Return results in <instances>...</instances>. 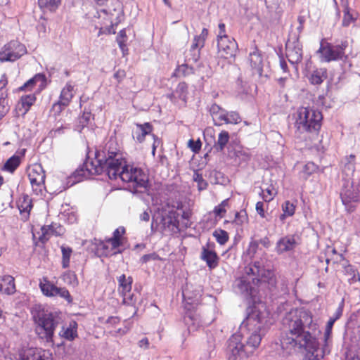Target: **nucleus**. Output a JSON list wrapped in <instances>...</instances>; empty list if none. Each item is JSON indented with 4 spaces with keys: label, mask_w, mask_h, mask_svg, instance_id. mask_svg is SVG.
Wrapping results in <instances>:
<instances>
[{
    "label": "nucleus",
    "mask_w": 360,
    "mask_h": 360,
    "mask_svg": "<svg viewBox=\"0 0 360 360\" xmlns=\"http://www.w3.org/2000/svg\"><path fill=\"white\" fill-rule=\"evenodd\" d=\"M105 172L109 179H120L127 184V189L133 193H144L147 190L148 179L140 168L126 165L117 143L110 140L102 150L96 151L94 160H86L82 167L75 170L70 179L72 184L81 181L91 175Z\"/></svg>",
    "instance_id": "obj_1"
},
{
    "label": "nucleus",
    "mask_w": 360,
    "mask_h": 360,
    "mask_svg": "<svg viewBox=\"0 0 360 360\" xmlns=\"http://www.w3.org/2000/svg\"><path fill=\"white\" fill-rule=\"evenodd\" d=\"M282 326L281 343L288 354L299 349L306 352L304 360L320 359L316 339L320 330L310 311L303 308L292 309L283 318Z\"/></svg>",
    "instance_id": "obj_2"
},
{
    "label": "nucleus",
    "mask_w": 360,
    "mask_h": 360,
    "mask_svg": "<svg viewBox=\"0 0 360 360\" xmlns=\"http://www.w3.org/2000/svg\"><path fill=\"white\" fill-rule=\"evenodd\" d=\"M267 318L268 313L264 309L255 307L248 317V326H253L255 328L248 338L245 345L241 342V336L239 334H234L229 338L228 360H236L238 357H245L253 353L259 346L262 337L266 333Z\"/></svg>",
    "instance_id": "obj_3"
},
{
    "label": "nucleus",
    "mask_w": 360,
    "mask_h": 360,
    "mask_svg": "<svg viewBox=\"0 0 360 360\" xmlns=\"http://www.w3.org/2000/svg\"><path fill=\"white\" fill-rule=\"evenodd\" d=\"M32 315L36 333L46 342H53L55 329L62 320L60 313L50 311L41 305H35L32 309Z\"/></svg>",
    "instance_id": "obj_4"
},
{
    "label": "nucleus",
    "mask_w": 360,
    "mask_h": 360,
    "mask_svg": "<svg viewBox=\"0 0 360 360\" xmlns=\"http://www.w3.org/2000/svg\"><path fill=\"white\" fill-rule=\"evenodd\" d=\"M322 114L320 111L311 108L301 107L295 114V126L301 133H315L321 127Z\"/></svg>",
    "instance_id": "obj_5"
},
{
    "label": "nucleus",
    "mask_w": 360,
    "mask_h": 360,
    "mask_svg": "<svg viewBox=\"0 0 360 360\" xmlns=\"http://www.w3.org/2000/svg\"><path fill=\"white\" fill-rule=\"evenodd\" d=\"M347 41H342L340 44L333 45L330 43H321L318 53H320L321 61L329 63L343 60L347 58L345 50L347 47Z\"/></svg>",
    "instance_id": "obj_6"
},
{
    "label": "nucleus",
    "mask_w": 360,
    "mask_h": 360,
    "mask_svg": "<svg viewBox=\"0 0 360 360\" xmlns=\"http://www.w3.org/2000/svg\"><path fill=\"white\" fill-rule=\"evenodd\" d=\"M27 53L25 46L16 40H12L5 44L0 51L1 62H14Z\"/></svg>",
    "instance_id": "obj_7"
},
{
    "label": "nucleus",
    "mask_w": 360,
    "mask_h": 360,
    "mask_svg": "<svg viewBox=\"0 0 360 360\" xmlns=\"http://www.w3.org/2000/svg\"><path fill=\"white\" fill-rule=\"evenodd\" d=\"M261 264L260 262H255L245 268L246 276H243L238 284L241 292L250 293L252 288L251 282L256 284L259 271H261Z\"/></svg>",
    "instance_id": "obj_8"
},
{
    "label": "nucleus",
    "mask_w": 360,
    "mask_h": 360,
    "mask_svg": "<svg viewBox=\"0 0 360 360\" xmlns=\"http://www.w3.org/2000/svg\"><path fill=\"white\" fill-rule=\"evenodd\" d=\"M285 55L291 64H297L302 59V46L298 38L289 39L285 44Z\"/></svg>",
    "instance_id": "obj_9"
},
{
    "label": "nucleus",
    "mask_w": 360,
    "mask_h": 360,
    "mask_svg": "<svg viewBox=\"0 0 360 360\" xmlns=\"http://www.w3.org/2000/svg\"><path fill=\"white\" fill-rule=\"evenodd\" d=\"M28 178L32 185V189L37 193L44 188L45 182V172L39 164H34L28 169Z\"/></svg>",
    "instance_id": "obj_10"
},
{
    "label": "nucleus",
    "mask_w": 360,
    "mask_h": 360,
    "mask_svg": "<svg viewBox=\"0 0 360 360\" xmlns=\"http://www.w3.org/2000/svg\"><path fill=\"white\" fill-rule=\"evenodd\" d=\"M218 53L220 57L229 58L235 56L238 45L234 39L224 37L217 40Z\"/></svg>",
    "instance_id": "obj_11"
},
{
    "label": "nucleus",
    "mask_w": 360,
    "mask_h": 360,
    "mask_svg": "<svg viewBox=\"0 0 360 360\" xmlns=\"http://www.w3.org/2000/svg\"><path fill=\"white\" fill-rule=\"evenodd\" d=\"M74 86L70 82H68L65 87L62 89L59 101L54 103L52 110L59 114L66 106L69 105L73 97Z\"/></svg>",
    "instance_id": "obj_12"
},
{
    "label": "nucleus",
    "mask_w": 360,
    "mask_h": 360,
    "mask_svg": "<svg viewBox=\"0 0 360 360\" xmlns=\"http://www.w3.org/2000/svg\"><path fill=\"white\" fill-rule=\"evenodd\" d=\"M179 214L177 210L172 208L163 215L160 221L162 231L175 232L179 228Z\"/></svg>",
    "instance_id": "obj_13"
},
{
    "label": "nucleus",
    "mask_w": 360,
    "mask_h": 360,
    "mask_svg": "<svg viewBox=\"0 0 360 360\" xmlns=\"http://www.w3.org/2000/svg\"><path fill=\"white\" fill-rule=\"evenodd\" d=\"M20 360H51L48 351L39 348H28L20 354Z\"/></svg>",
    "instance_id": "obj_14"
},
{
    "label": "nucleus",
    "mask_w": 360,
    "mask_h": 360,
    "mask_svg": "<svg viewBox=\"0 0 360 360\" xmlns=\"http://www.w3.org/2000/svg\"><path fill=\"white\" fill-rule=\"evenodd\" d=\"M297 244L298 243L295 235H288L278 240L276 250L278 254H283L294 250Z\"/></svg>",
    "instance_id": "obj_15"
},
{
    "label": "nucleus",
    "mask_w": 360,
    "mask_h": 360,
    "mask_svg": "<svg viewBox=\"0 0 360 360\" xmlns=\"http://www.w3.org/2000/svg\"><path fill=\"white\" fill-rule=\"evenodd\" d=\"M200 258L206 262L210 269H215L218 266L219 257L214 250L209 248V245L207 247H202Z\"/></svg>",
    "instance_id": "obj_16"
},
{
    "label": "nucleus",
    "mask_w": 360,
    "mask_h": 360,
    "mask_svg": "<svg viewBox=\"0 0 360 360\" xmlns=\"http://www.w3.org/2000/svg\"><path fill=\"white\" fill-rule=\"evenodd\" d=\"M152 131L153 126L149 122L136 124V127L132 131L133 139L141 143L144 141L146 136L150 134Z\"/></svg>",
    "instance_id": "obj_17"
},
{
    "label": "nucleus",
    "mask_w": 360,
    "mask_h": 360,
    "mask_svg": "<svg viewBox=\"0 0 360 360\" xmlns=\"http://www.w3.org/2000/svg\"><path fill=\"white\" fill-rule=\"evenodd\" d=\"M184 322L190 332L197 330L202 326L200 316L195 311H188L184 316Z\"/></svg>",
    "instance_id": "obj_18"
},
{
    "label": "nucleus",
    "mask_w": 360,
    "mask_h": 360,
    "mask_svg": "<svg viewBox=\"0 0 360 360\" xmlns=\"http://www.w3.org/2000/svg\"><path fill=\"white\" fill-rule=\"evenodd\" d=\"M15 292L14 278L10 275L0 277V292L12 295Z\"/></svg>",
    "instance_id": "obj_19"
},
{
    "label": "nucleus",
    "mask_w": 360,
    "mask_h": 360,
    "mask_svg": "<svg viewBox=\"0 0 360 360\" xmlns=\"http://www.w3.org/2000/svg\"><path fill=\"white\" fill-rule=\"evenodd\" d=\"M59 335L68 341H72L77 337V323L71 321L67 327L63 326Z\"/></svg>",
    "instance_id": "obj_20"
},
{
    "label": "nucleus",
    "mask_w": 360,
    "mask_h": 360,
    "mask_svg": "<svg viewBox=\"0 0 360 360\" xmlns=\"http://www.w3.org/2000/svg\"><path fill=\"white\" fill-rule=\"evenodd\" d=\"M259 282L267 283L271 286H274L276 284V277L274 273L271 270L264 269L262 264L261 271H259L256 284Z\"/></svg>",
    "instance_id": "obj_21"
},
{
    "label": "nucleus",
    "mask_w": 360,
    "mask_h": 360,
    "mask_svg": "<svg viewBox=\"0 0 360 360\" xmlns=\"http://www.w3.org/2000/svg\"><path fill=\"white\" fill-rule=\"evenodd\" d=\"M124 233L125 229L123 226H120L114 231L112 237L106 240V242L112 246V250H115L122 245V237Z\"/></svg>",
    "instance_id": "obj_22"
},
{
    "label": "nucleus",
    "mask_w": 360,
    "mask_h": 360,
    "mask_svg": "<svg viewBox=\"0 0 360 360\" xmlns=\"http://www.w3.org/2000/svg\"><path fill=\"white\" fill-rule=\"evenodd\" d=\"M55 226H56V224H52L51 226H42L41 229V234L39 237V241H41L42 243H45L46 241L49 240L51 235H60V231L62 230L61 226H58L57 228L59 229V231H56L54 229Z\"/></svg>",
    "instance_id": "obj_23"
},
{
    "label": "nucleus",
    "mask_w": 360,
    "mask_h": 360,
    "mask_svg": "<svg viewBox=\"0 0 360 360\" xmlns=\"http://www.w3.org/2000/svg\"><path fill=\"white\" fill-rule=\"evenodd\" d=\"M249 60L252 68L261 75L262 72V58L257 49L250 53Z\"/></svg>",
    "instance_id": "obj_24"
},
{
    "label": "nucleus",
    "mask_w": 360,
    "mask_h": 360,
    "mask_svg": "<svg viewBox=\"0 0 360 360\" xmlns=\"http://www.w3.org/2000/svg\"><path fill=\"white\" fill-rule=\"evenodd\" d=\"M341 199L348 212H351L354 210L355 205L354 203L358 201V196L356 194L347 191L345 193H341Z\"/></svg>",
    "instance_id": "obj_25"
},
{
    "label": "nucleus",
    "mask_w": 360,
    "mask_h": 360,
    "mask_svg": "<svg viewBox=\"0 0 360 360\" xmlns=\"http://www.w3.org/2000/svg\"><path fill=\"white\" fill-rule=\"evenodd\" d=\"M117 281L119 291L121 294L131 292L133 283V278L131 276L126 277L124 274H122L117 278Z\"/></svg>",
    "instance_id": "obj_26"
},
{
    "label": "nucleus",
    "mask_w": 360,
    "mask_h": 360,
    "mask_svg": "<svg viewBox=\"0 0 360 360\" xmlns=\"http://www.w3.org/2000/svg\"><path fill=\"white\" fill-rule=\"evenodd\" d=\"M39 288L44 295L47 297L56 296L57 286L51 283L46 278H44L43 281L40 282Z\"/></svg>",
    "instance_id": "obj_27"
},
{
    "label": "nucleus",
    "mask_w": 360,
    "mask_h": 360,
    "mask_svg": "<svg viewBox=\"0 0 360 360\" xmlns=\"http://www.w3.org/2000/svg\"><path fill=\"white\" fill-rule=\"evenodd\" d=\"M343 164L342 172L347 176L353 175L355 171V156L354 155H350L345 157L343 160Z\"/></svg>",
    "instance_id": "obj_28"
},
{
    "label": "nucleus",
    "mask_w": 360,
    "mask_h": 360,
    "mask_svg": "<svg viewBox=\"0 0 360 360\" xmlns=\"http://www.w3.org/2000/svg\"><path fill=\"white\" fill-rule=\"evenodd\" d=\"M36 98L34 94H30L25 96H22L20 103H18V108L19 110L23 111L22 112V115H25L27 112L31 105L34 103Z\"/></svg>",
    "instance_id": "obj_29"
},
{
    "label": "nucleus",
    "mask_w": 360,
    "mask_h": 360,
    "mask_svg": "<svg viewBox=\"0 0 360 360\" xmlns=\"http://www.w3.org/2000/svg\"><path fill=\"white\" fill-rule=\"evenodd\" d=\"M205 44L199 40L197 37H194L193 44L190 49V52L191 53V58L188 60H192L194 62H196L200 57V50L204 46Z\"/></svg>",
    "instance_id": "obj_30"
},
{
    "label": "nucleus",
    "mask_w": 360,
    "mask_h": 360,
    "mask_svg": "<svg viewBox=\"0 0 360 360\" xmlns=\"http://www.w3.org/2000/svg\"><path fill=\"white\" fill-rule=\"evenodd\" d=\"M229 141V134L226 131H221L219 136L217 142L214 143V148L218 152H222L225 146Z\"/></svg>",
    "instance_id": "obj_31"
},
{
    "label": "nucleus",
    "mask_w": 360,
    "mask_h": 360,
    "mask_svg": "<svg viewBox=\"0 0 360 360\" xmlns=\"http://www.w3.org/2000/svg\"><path fill=\"white\" fill-rule=\"evenodd\" d=\"M327 77V72L326 69H318L314 70L312 74L311 75V77L309 78V80L312 84H321L325 79Z\"/></svg>",
    "instance_id": "obj_32"
},
{
    "label": "nucleus",
    "mask_w": 360,
    "mask_h": 360,
    "mask_svg": "<svg viewBox=\"0 0 360 360\" xmlns=\"http://www.w3.org/2000/svg\"><path fill=\"white\" fill-rule=\"evenodd\" d=\"M46 81V77L43 74H37L32 78L27 81L24 85H22L20 90L23 91L26 89H32L37 82H41L43 84Z\"/></svg>",
    "instance_id": "obj_33"
},
{
    "label": "nucleus",
    "mask_w": 360,
    "mask_h": 360,
    "mask_svg": "<svg viewBox=\"0 0 360 360\" xmlns=\"http://www.w3.org/2000/svg\"><path fill=\"white\" fill-rule=\"evenodd\" d=\"M248 217L246 212L245 210H241L236 213L235 218L231 223L236 225L238 226L237 229H240L242 230L243 226L248 224Z\"/></svg>",
    "instance_id": "obj_34"
},
{
    "label": "nucleus",
    "mask_w": 360,
    "mask_h": 360,
    "mask_svg": "<svg viewBox=\"0 0 360 360\" xmlns=\"http://www.w3.org/2000/svg\"><path fill=\"white\" fill-rule=\"evenodd\" d=\"M282 210L283 213L280 216V220L284 221L285 217H292L295 214V205L287 200L282 205Z\"/></svg>",
    "instance_id": "obj_35"
},
{
    "label": "nucleus",
    "mask_w": 360,
    "mask_h": 360,
    "mask_svg": "<svg viewBox=\"0 0 360 360\" xmlns=\"http://www.w3.org/2000/svg\"><path fill=\"white\" fill-rule=\"evenodd\" d=\"M343 19L342 21V25L343 27H348L352 22H354L356 20V18L354 16L352 13H350V8H349L347 4H344L343 5Z\"/></svg>",
    "instance_id": "obj_36"
},
{
    "label": "nucleus",
    "mask_w": 360,
    "mask_h": 360,
    "mask_svg": "<svg viewBox=\"0 0 360 360\" xmlns=\"http://www.w3.org/2000/svg\"><path fill=\"white\" fill-rule=\"evenodd\" d=\"M20 164V158L18 155H13L4 164L5 170L13 172Z\"/></svg>",
    "instance_id": "obj_37"
},
{
    "label": "nucleus",
    "mask_w": 360,
    "mask_h": 360,
    "mask_svg": "<svg viewBox=\"0 0 360 360\" xmlns=\"http://www.w3.org/2000/svg\"><path fill=\"white\" fill-rule=\"evenodd\" d=\"M345 273L347 276H350L349 278V282L350 283L360 281L359 274L354 266L349 264L345 266Z\"/></svg>",
    "instance_id": "obj_38"
},
{
    "label": "nucleus",
    "mask_w": 360,
    "mask_h": 360,
    "mask_svg": "<svg viewBox=\"0 0 360 360\" xmlns=\"http://www.w3.org/2000/svg\"><path fill=\"white\" fill-rule=\"evenodd\" d=\"M60 248L62 252V267L66 269L70 265V259L72 250L71 248L64 245H62Z\"/></svg>",
    "instance_id": "obj_39"
},
{
    "label": "nucleus",
    "mask_w": 360,
    "mask_h": 360,
    "mask_svg": "<svg viewBox=\"0 0 360 360\" xmlns=\"http://www.w3.org/2000/svg\"><path fill=\"white\" fill-rule=\"evenodd\" d=\"M187 89L188 85L185 82H181L178 84L174 92L172 94L171 97L176 95L181 100L186 101Z\"/></svg>",
    "instance_id": "obj_40"
},
{
    "label": "nucleus",
    "mask_w": 360,
    "mask_h": 360,
    "mask_svg": "<svg viewBox=\"0 0 360 360\" xmlns=\"http://www.w3.org/2000/svg\"><path fill=\"white\" fill-rule=\"evenodd\" d=\"M32 208V204L31 200L27 198L23 200L22 202L18 205V209L21 214H25L24 217L27 219L30 214V212Z\"/></svg>",
    "instance_id": "obj_41"
},
{
    "label": "nucleus",
    "mask_w": 360,
    "mask_h": 360,
    "mask_svg": "<svg viewBox=\"0 0 360 360\" xmlns=\"http://www.w3.org/2000/svg\"><path fill=\"white\" fill-rule=\"evenodd\" d=\"M60 4V0H39L38 4L41 8L55 10Z\"/></svg>",
    "instance_id": "obj_42"
},
{
    "label": "nucleus",
    "mask_w": 360,
    "mask_h": 360,
    "mask_svg": "<svg viewBox=\"0 0 360 360\" xmlns=\"http://www.w3.org/2000/svg\"><path fill=\"white\" fill-rule=\"evenodd\" d=\"M213 236L220 245H224L229 240L228 233L222 229H217L213 232Z\"/></svg>",
    "instance_id": "obj_43"
},
{
    "label": "nucleus",
    "mask_w": 360,
    "mask_h": 360,
    "mask_svg": "<svg viewBox=\"0 0 360 360\" xmlns=\"http://www.w3.org/2000/svg\"><path fill=\"white\" fill-rule=\"evenodd\" d=\"M176 76H187L193 74V68L188 64H182L179 65L174 73Z\"/></svg>",
    "instance_id": "obj_44"
},
{
    "label": "nucleus",
    "mask_w": 360,
    "mask_h": 360,
    "mask_svg": "<svg viewBox=\"0 0 360 360\" xmlns=\"http://www.w3.org/2000/svg\"><path fill=\"white\" fill-rule=\"evenodd\" d=\"M276 194V191H275L273 186H269L266 189L262 190V199L266 202H270L274 198Z\"/></svg>",
    "instance_id": "obj_45"
},
{
    "label": "nucleus",
    "mask_w": 360,
    "mask_h": 360,
    "mask_svg": "<svg viewBox=\"0 0 360 360\" xmlns=\"http://www.w3.org/2000/svg\"><path fill=\"white\" fill-rule=\"evenodd\" d=\"M193 179V181L197 183L199 191L207 188L208 185L207 181L203 179L202 174H199L197 171L194 172Z\"/></svg>",
    "instance_id": "obj_46"
},
{
    "label": "nucleus",
    "mask_w": 360,
    "mask_h": 360,
    "mask_svg": "<svg viewBox=\"0 0 360 360\" xmlns=\"http://www.w3.org/2000/svg\"><path fill=\"white\" fill-rule=\"evenodd\" d=\"M227 111L224 109H222L221 111H219L218 113L214 115L212 117V119L214 122L215 125H221L223 123L226 122V119L227 117Z\"/></svg>",
    "instance_id": "obj_47"
},
{
    "label": "nucleus",
    "mask_w": 360,
    "mask_h": 360,
    "mask_svg": "<svg viewBox=\"0 0 360 360\" xmlns=\"http://www.w3.org/2000/svg\"><path fill=\"white\" fill-rule=\"evenodd\" d=\"M127 38L126 31L124 29L120 30L117 36V42L123 53L126 48Z\"/></svg>",
    "instance_id": "obj_48"
},
{
    "label": "nucleus",
    "mask_w": 360,
    "mask_h": 360,
    "mask_svg": "<svg viewBox=\"0 0 360 360\" xmlns=\"http://www.w3.org/2000/svg\"><path fill=\"white\" fill-rule=\"evenodd\" d=\"M241 121L239 114L234 111L227 112L226 124H238Z\"/></svg>",
    "instance_id": "obj_49"
},
{
    "label": "nucleus",
    "mask_w": 360,
    "mask_h": 360,
    "mask_svg": "<svg viewBox=\"0 0 360 360\" xmlns=\"http://www.w3.org/2000/svg\"><path fill=\"white\" fill-rule=\"evenodd\" d=\"M336 320H337V317H330L326 324L325 333H324V338H325L326 342H327L328 340L330 339V338L331 333H332V328H333L334 323L336 321Z\"/></svg>",
    "instance_id": "obj_50"
},
{
    "label": "nucleus",
    "mask_w": 360,
    "mask_h": 360,
    "mask_svg": "<svg viewBox=\"0 0 360 360\" xmlns=\"http://www.w3.org/2000/svg\"><path fill=\"white\" fill-rule=\"evenodd\" d=\"M60 296L62 298H64L69 303L72 302V299L71 297V295L69 292V291L65 289V288H58L56 292V296Z\"/></svg>",
    "instance_id": "obj_51"
},
{
    "label": "nucleus",
    "mask_w": 360,
    "mask_h": 360,
    "mask_svg": "<svg viewBox=\"0 0 360 360\" xmlns=\"http://www.w3.org/2000/svg\"><path fill=\"white\" fill-rule=\"evenodd\" d=\"M122 296L123 297V303L127 305H134L136 302V298L134 297V295L133 293L127 292L122 293Z\"/></svg>",
    "instance_id": "obj_52"
},
{
    "label": "nucleus",
    "mask_w": 360,
    "mask_h": 360,
    "mask_svg": "<svg viewBox=\"0 0 360 360\" xmlns=\"http://www.w3.org/2000/svg\"><path fill=\"white\" fill-rule=\"evenodd\" d=\"M8 102L4 98H0V118H3L8 112Z\"/></svg>",
    "instance_id": "obj_53"
},
{
    "label": "nucleus",
    "mask_w": 360,
    "mask_h": 360,
    "mask_svg": "<svg viewBox=\"0 0 360 360\" xmlns=\"http://www.w3.org/2000/svg\"><path fill=\"white\" fill-rule=\"evenodd\" d=\"M201 145L202 144L200 140L194 141L193 139H190L188 141V147L194 153H198L200 150Z\"/></svg>",
    "instance_id": "obj_54"
},
{
    "label": "nucleus",
    "mask_w": 360,
    "mask_h": 360,
    "mask_svg": "<svg viewBox=\"0 0 360 360\" xmlns=\"http://www.w3.org/2000/svg\"><path fill=\"white\" fill-rule=\"evenodd\" d=\"M91 113L90 112H84L82 116L79 119V123L82 126L87 124L91 119Z\"/></svg>",
    "instance_id": "obj_55"
},
{
    "label": "nucleus",
    "mask_w": 360,
    "mask_h": 360,
    "mask_svg": "<svg viewBox=\"0 0 360 360\" xmlns=\"http://www.w3.org/2000/svg\"><path fill=\"white\" fill-rule=\"evenodd\" d=\"M69 279L68 282L70 283H77V276L74 272L68 271L64 274V279Z\"/></svg>",
    "instance_id": "obj_56"
},
{
    "label": "nucleus",
    "mask_w": 360,
    "mask_h": 360,
    "mask_svg": "<svg viewBox=\"0 0 360 360\" xmlns=\"http://www.w3.org/2000/svg\"><path fill=\"white\" fill-rule=\"evenodd\" d=\"M316 169V167L313 162H308L304 167V172L309 175L313 173Z\"/></svg>",
    "instance_id": "obj_57"
},
{
    "label": "nucleus",
    "mask_w": 360,
    "mask_h": 360,
    "mask_svg": "<svg viewBox=\"0 0 360 360\" xmlns=\"http://www.w3.org/2000/svg\"><path fill=\"white\" fill-rule=\"evenodd\" d=\"M226 210L223 207H221L220 204L215 207L214 209V213L215 214L216 217H222L224 214L226 213Z\"/></svg>",
    "instance_id": "obj_58"
},
{
    "label": "nucleus",
    "mask_w": 360,
    "mask_h": 360,
    "mask_svg": "<svg viewBox=\"0 0 360 360\" xmlns=\"http://www.w3.org/2000/svg\"><path fill=\"white\" fill-rule=\"evenodd\" d=\"M223 108H221L219 105L216 103L212 104L210 108V112L212 117L221 111Z\"/></svg>",
    "instance_id": "obj_59"
},
{
    "label": "nucleus",
    "mask_w": 360,
    "mask_h": 360,
    "mask_svg": "<svg viewBox=\"0 0 360 360\" xmlns=\"http://www.w3.org/2000/svg\"><path fill=\"white\" fill-rule=\"evenodd\" d=\"M126 76L125 71L123 70H118L114 74V77L117 79L118 82L122 81Z\"/></svg>",
    "instance_id": "obj_60"
},
{
    "label": "nucleus",
    "mask_w": 360,
    "mask_h": 360,
    "mask_svg": "<svg viewBox=\"0 0 360 360\" xmlns=\"http://www.w3.org/2000/svg\"><path fill=\"white\" fill-rule=\"evenodd\" d=\"M256 210L257 213L262 217H264V203L262 202H257L256 204Z\"/></svg>",
    "instance_id": "obj_61"
},
{
    "label": "nucleus",
    "mask_w": 360,
    "mask_h": 360,
    "mask_svg": "<svg viewBox=\"0 0 360 360\" xmlns=\"http://www.w3.org/2000/svg\"><path fill=\"white\" fill-rule=\"evenodd\" d=\"M208 34V30L206 28H203L200 35L195 36L199 40H201L204 44L207 36Z\"/></svg>",
    "instance_id": "obj_62"
},
{
    "label": "nucleus",
    "mask_w": 360,
    "mask_h": 360,
    "mask_svg": "<svg viewBox=\"0 0 360 360\" xmlns=\"http://www.w3.org/2000/svg\"><path fill=\"white\" fill-rule=\"evenodd\" d=\"M106 243L107 242H104V241H101L98 244V249L100 250H103V255H108V248L106 245Z\"/></svg>",
    "instance_id": "obj_63"
},
{
    "label": "nucleus",
    "mask_w": 360,
    "mask_h": 360,
    "mask_svg": "<svg viewBox=\"0 0 360 360\" xmlns=\"http://www.w3.org/2000/svg\"><path fill=\"white\" fill-rule=\"evenodd\" d=\"M139 345L140 347H144L146 349L148 348L149 346V341H148V338H144L141 339L139 342Z\"/></svg>",
    "instance_id": "obj_64"
}]
</instances>
